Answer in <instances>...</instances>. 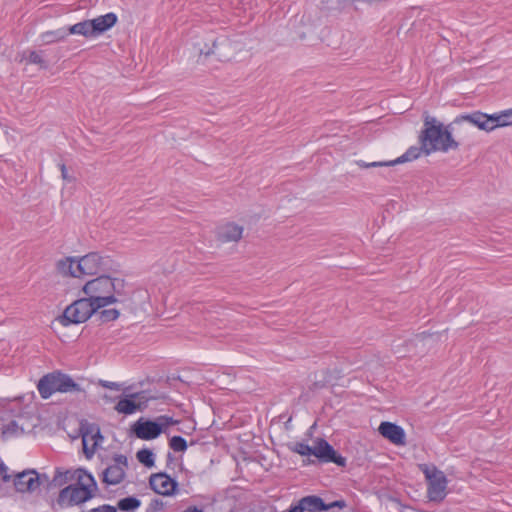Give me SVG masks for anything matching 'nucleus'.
I'll return each instance as SVG.
<instances>
[{
    "instance_id": "4c0bfd02",
    "label": "nucleus",
    "mask_w": 512,
    "mask_h": 512,
    "mask_svg": "<svg viewBox=\"0 0 512 512\" xmlns=\"http://www.w3.org/2000/svg\"><path fill=\"white\" fill-rule=\"evenodd\" d=\"M90 512H117V507L110 504H103L98 507L90 509Z\"/></svg>"
},
{
    "instance_id": "ea45409f",
    "label": "nucleus",
    "mask_w": 512,
    "mask_h": 512,
    "mask_svg": "<svg viewBox=\"0 0 512 512\" xmlns=\"http://www.w3.org/2000/svg\"><path fill=\"white\" fill-rule=\"evenodd\" d=\"M286 512H306L301 501H297L296 503L291 504L289 509Z\"/></svg>"
},
{
    "instance_id": "2f4dec72",
    "label": "nucleus",
    "mask_w": 512,
    "mask_h": 512,
    "mask_svg": "<svg viewBox=\"0 0 512 512\" xmlns=\"http://www.w3.org/2000/svg\"><path fill=\"white\" fill-rule=\"evenodd\" d=\"M169 446L175 452H185L187 450V441L182 436H173L169 440Z\"/></svg>"
},
{
    "instance_id": "f03ea898",
    "label": "nucleus",
    "mask_w": 512,
    "mask_h": 512,
    "mask_svg": "<svg viewBox=\"0 0 512 512\" xmlns=\"http://www.w3.org/2000/svg\"><path fill=\"white\" fill-rule=\"evenodd\" d=\"M82 290L96 308L101 309L123 302L121 297L125 294V281L121 278L101 275L86 282Z\"/></svg>"
},
{
    "instance_id": "a18cd8bd",
    "label": "nucleus",
    "mask_w": 512,
    "mask_h": 512,
    "mask_svg": "<svg viewBox=\"0 0 512 512\" xmlns=\"http://www.w3.org/2000/svg\"><path fill=\"white\" fill-rule=\"evenodd\" d=\"M214 53H215L214 50H207V51L201 50V54H204L206 56H209V55L214 54Z\"/></svg>"
},
{
    "instance_id": "cd10ccee",
    "label": "nucleus",
    "mask_w": 512,
    "mask_h": 512,
    "mask_svg": "<svg viewBox=\"0 0 512 512\" xmlns=\"http://www.w3.org/2000/svg\"><path fill=\"white\" fill-rule=\"evenodd\" d=\"M137 460L147 468L155 465V455L151 449L143 448L136 453Z\"/></svg>"
},
{
    "instance_id": "bb28decb",
    "label": "nucleus",
    "mask_w": 512,
    "mask_h": 512,
    "mask_svg": "<svg viewBox=\"0 0 512 512\" xmlns=\"http://www.w3.org/2000/svg\"><path fill=\"white\" fill-rule=\"evenodd\" d=\"M75 470H61L56 469L55 475L52 479V484L54 486H63L69 481H73L76 479V474H74Z\"/></svg>"
},
{
    "instance_id": "49530a36",
    "label": "nucleus",
    "mask_w": 512,
    "mask_h": 512,
    "mask_svg": "<svg viewBox=\"0 0 512 512\" xmlns=\"http://www.w3.org/2000/svg\"><path fill=\"white\" fill-rule=\"evenodd\" d=\"M81 512H90V509H89V510H83V511H81Z\"/></svg>"
},
{
    "instance_id": "1a4fd4ad",
    "label": "nucleus",
    "mask_w": 512,
    "mask_h": 512,
    "mask_svg": "<svg viewBox=\"0 0 512 512\" xmlns=\"http://www.w3.org/2000/svg\"><path fill=\"white\" fill-rule=\"evenodd\" d=\"M113 461L114 462L102 472V481L107 485H117L121 483L125 477V469L128 466L127 457L122 454L116 455Z\"/></svg>"
},
{
    "instance_id": "6e6552de",
    "label": "nucleus",
    "mask_w": 512,
    "mask_h": 512,
    "mask_svg": "<svg viewBox=\"0 0 512 512\" xmlns=\"http://www.w3.org/2000/svg\"><path fill=\"white\" fill-rule=\"evenodd\" d=\"M148 398L144 392H135L120 398L114 409L119 414L131 415L137 411H142L147 406Z\"/></svg>"
},
{
    "instance_id": "6ab92c4d",
    "label": "nucleus",
    "mask_w": 512,
    "mask_h": 512,
    "mask_svg": "<svg viewBox=\"0 0 512 512\" xmlns=\"http://www.w3.org/2000/svg\"><path fill=\"white\" fill-rule=\"evenodd\" d=\"M77 260L75 257H66L57 262V270L63 276L81 278L80 271L76 268Z\"/></svg>"
},
{
    "instance_id": "7c9ffc66",
    "label": "nucleus",
    "mask_w": 512,
    "mask_h": 512,
    "mask_svg": "<svg viewBox=\"0 0 512 512\" xmlns=\"http://www.w3.org/2000/svg\"><path fill=\"white\" fill-rule=\"evenodd\" d=\"M96 313L100 321L103 323L114 321L120 316V311L116 308L103 309L99 312L97 311Z\"/></svg>"
},
{
    "instance_id": "f257e3e1",
    "label": "nucleus",
    "mask_w": 512,
    "mask_h": 512,
    "mask_svg": "<svg viewBox=\"0 0 512 512\" xmlns=\"http://www.w3.org/2000/svg\"><path fill=\"white\" fill-rule=\"evenodd\" d=\"M444 125L438 119L426 114L423 119V129L419 135V143L423 145L426 156L434 152L447 153L457 150L460 144L453 138L452 126Z\"/></svg>"
},
{
    "instance_id": "f704fd0d",
    "label": "nucleus",
    "mask_w": 512,
    "mask_h": 512,
    "mask_svg": "<svg viewBox=\"0 0 512 512\" xmlns=\"http://www.w3.org/2000/svg\"><path fill=\"white\" fill-rule=\"evenodd\" d=\"M164 508V503L161 499H152L146 508V512H158Z\"/></svg>"
},
{
    "instance_id": "473e14b6",
    "label": "nucleus",
    "mask_w": 512,
    "mask_h": 512,
    "mask_svg": "<svg viewBox=\"0 0 512 512\" xmlns=\"http://www.w3.org/2000/svg\"><path fill=\"white\" fill-rule=\"evenodd\" d=\"M28 62L32 64L40 65L43 68H46V62L42 58V55L37 51H31L28 56Z\"/></svg>"
},
{
    "instance_id": "9b49d317",
    "label": "nucleus",
    "mask_w": 512,
    "mask_h": 512,
    "mask_svg": "<svg viewBox=\"0 0 512 512\" xmlns=\"http://www.w3.org/2000/svg\"><path fill=\"white\" fill-rule=\"evenodd\" d=\"M149 485L155 493L163 496H172L178 489V482L165 472L151 474Z\"/></svg>"
},
{
    "instance_id": "c9c22d12",
    "label": "nucleus",
    "mask_w": 512,
    "mask_h": 512,
    "mask_svg": "<svg viewBox=\"0 0 512 512\" xmlns=\"http://www.w3.org/2000/svg\"><path fill=\"white\" fill-rule=\"evenodd\" d=\"M358 165L362 168H372V167H390L389 161H375V162H365V161H358Z\"/></svg>"
},
{
    "instance_id": "4be33fe9",
    "label": "nucleus",
    "mask_w": 512,
    "mask_h": 512,
    "mask_svg": "<svg viewBox=\"0 0 512 512\" xmlns=\"http://www.w3.org/2000/svg\"><path fill=\"white\" fill-rule=\"evenodd\" d=\"M422 153L424 154V148H423L422 144H420V146H411L400 157H398L394 160H389L390 167L394 166L396 164H401V163L416 160L421 156Z\"/></svg>"
},
{
    "instance_id": "f3484780",
    "label": "nucleus",
    "mask_w": 512,
    "mask_h": 512,
    "mask_svg": "<svg viewBox=\"0 0 512 512\" xmlns=\"http://www.w3.org/2000/svg\"><path fill=\"white\" fill-rule=\"evenodd\" d=\"M117 20V15L113 12L91 19L92 31H94L97 37L112 28L117 23Z\"/></svg>"
},
{
    "instance_id": "5701e85b",
    "label": "nucleus",
    "mask_w": 512,
    "mask_h": 512,
    "mask_svg": "<svg viewBox=\"0 0 512 512\" xmlns=\"http://www.w3.org/2000/svg\"><path fill=\"white\" fill-rule=\"evenodd\" d=\"M66 27H61L56 30L45 31L40 34V39L43 44L49 45L59 41H63L68 36Z\"/></svg>"
},
{
    "instance_id": "20e7f679",
    "label": "nucleus",
    "mask_w": 512,
    "mask_h": 512,
    "mask_svg": "<svg viewBox=\"0 0 512 512\" xmlns=\"http://www.w3.org/2000/svg\"><path fill=\"white\" fill-rule=\"evenodd\" d=\"M98 310L88 297L77 299L66 307L60 318V323L63 326L84 323Z\"/></svg>"
},
{
    "instance_id": "4468645a",
    "label": "nucleus",
    "mask_w": 512,
    "mask_h": 512,
    "mask_svg": "<svg viewBox=\"0 0 512 512\" xmlns=\"http://www.w3.org/2000/svg\"><path fill=\"white\" fill-rule=\"evenodd\" d=\"M81 432L84 453L86 454L87 458H90L95 452V448L98 445V440H102L103 436L100 433L99 427L90 423H82Z\"/></svg>"
},
{
    "instance_id": "79ce46f5",
    "label": "nucleus",
    "mask_w": 512,
    "mask_h": 512,
    "mask_svg": "<svg viewBox=\"0 0 512 512\" xmlns=\"http://www.w3.org/2000/svg\"><path fill=\"white\" fill-rule=\"evenodd\" d=\"M8 467L2 462L0 463V475L2 476L3 481H9L10 476L7 474Z\"/></svg>"
},
{
    "instance_id": "a19ab883",
    "label": "nucleus",
    "mask_w": 512,
    "mask_h": 512,
    "mask_svg": "<svg viewBox=\"0 0 512 512\" xmlns=\"http://www.w3.org/2000/svg\"><path fill=\"white\" fill-rule=\"evenodd\" d=\"M59 168L61 171L62 178L68 182L72 181V177L68 175V170H67L65 164L64 163L59 164Z\"/></svg>"
},
{
    "instance_id": "aec40b11",
    "label": "nucleus",
    "mask_w": 512,
    "mask_h": 512,
    "mask_svg": "<svg viewBox=\"0 0 512 512\" xmlns=\"http://www.w3.org/2000/svg\"><path fill=\"white\" fill-rule=\"evenodd\" d=\"M74 474H76L75 484L88 487L91 493H93V496H95L98 485L94 476L84 468L75 469Z\"/></svg>"
},
{
    "instance_id": "9d476101",
    "label": "nucleus",
    "mask_w": 512,
    "mask_h": 512,
    "mask_svg": "<svg viewBox=\"0 0 512 512\" xmlns=\"http://www.w3.org/2000/svg\"><path fill=\"white\" fill-rule=\"evenodd\" d=\"M107 265V258L97 252L88 253L77 260L76 268L81 277L98 274Z\"/></svg>"
},
{
    "instance_id": "a878e982",
    "label": "nucleus",
    "mask_w": 512,
    "mask_h": 512,
    "mask_svg": "<svg viewBox=\"0 0 512 512\" xmlns=\"http://www.w3.org/2000/svg\"><path fill=\"white\" fill-rule=\"evenodd\" d=\"M141 506V501L136 496H128L118 500L117 510L122 512H135Z\"/></svg>"
},
{
    "instance_id": "393cba45",
    "label": "nucleus",
    "mask_w": 512,
    "mask_h": 512,
    "mask_svg": "<svg viewBox=\"0 0 512 512\" xmlns=\"http://www.w3.org/2000/svg\"><path fill=\"white\" fill-rule=\"evenodd\" d=\"M25 433L24 428L16 420H11L2 426L1 437L3 440L17 438Z\"/></svg>"
},
{
    "instance_id": "7ed1b4c3",
    "label": "nucleus",
    "mask_w": 512,
    "mask_h": 512,
    "mask_svg": "<svg viewBox=\"0 0 512 512\" xmlns=\"http://www.w3.org/2000/svg\"><path fill=\"white\" fill-rule=\"evenodd\" d=\"M37 389L43 399L50 398L54 393H85L71 376L60 371H54L41 377Z\"/></svg>"
},
{
    "instance_id": "a211bd4d",
    "label": "nucleus",
    "mask_w": 512,
    "mask_h": 512,
    "mask_svg": "<svg viewBox=\"0 0 512 512\" xmlns=\"http://www.w3.org/2000/svg\"><path fill=\"white\" fill-rule=\"evenodd\" d=\"M243 228L234 223H227L218 228L217 237L222 242L238 241L242 237Z\"/></svg>"
},
{
    "instance_id": "b1692460",
    "label": "nucleus",
    "mask_w": 512,
    "mask_h": 512,
    "mask_svg": "<svg viewBox=\"0 0 512 512\" xmlns=\"http://www.w3.org/2000/svg\"><path fill=\"white\" fill-rule=\"evenodd\" d=\"M68 34L82 35L86 38L96 37L94 31H92L91 20H84L78 22L67 28Z\"/></svg>"
},
{
    "instance_id": "c03bdc74",
    "label": "nucleus",
    "mask_w": 512,
    "mask_h": 512,
    "mask_svg": "<svg viewBox=\"0 0 512 512\" xmlns=\"http://www.w3.org/2000/svg\"><path fill=\"white\" fill-rule=\"evenodd\" d=\"M174 461V456L172 455L171 452H168L167 454V466H169L171 463H173Z\"/></svg>"
},
{
    "instance_id": "0eeeda50",
    "label": "nucleus",
    "mask_w": 512,
    "mask_h": 512,
    "mask_svg": "<svg viewBox=\"0 0 512 512\" xmlns=\"http://www.w3.org/2000/svg\"><path fill=\"white\" fill-rule=\"evenodd\" d=\"M312 455L315 456L320 463H334L339 467L346 466V458L337 453L333 446L323 438H318L315 441Z\"/></svg>"
},
{
    "instance_id": "ddd939ff",
    "label": "nucleus",
    "mask_w": 512,
    "mask_h": 512,
    "mask_svg": "<svg viewBox=\"0 0 512 512\" xmlns=\"http://www.w3.org/2000/svg\"><path fill=\"white\" fill-rule=\"evenodd\" d=\"M132 433L141 440H153L161 435V427L157 420L139 418L131 426Z\"/></svg>"
},
{
    "instance_id": "39448f33",
    "label": "nucleus",
    "mask_w": 512,
    "mask_h": 512,
    "mask_svg": "<svg viewBox=\"0 0 512 512\" xmlns=\"http://www.w3.org/2000/svg\"><path fill=\"white\" fill-rule=\"evenodd\" d=\"M423 473L428 480V498L434 502H441L444 500L447 488V478L445 474L436 467H433L432 469L426 467L423 470Z\"/></svg>"
},
{
    "instance_id": "2eb2a0df",
    "label": "nucleus",
    "mask_w": 512,
    "mask_h": 512,
    "mask_svg": "<svg viewBox=\"0 0 512 512\" xmlns=\"http://www.w3.org/2000/svg\"><path fill=\"white\" fill-rule=\"evenodd\" d=\"M41 485L40 476L35 470L18 473L14 478V486L18 492H34Z\"/></svg>"
},
{
    "instance_id": "37998d69",
    "label": "nucleus",
    "mask_w": 512,
    "mask_h": 512,
    "mask_svg": "<svg viewBox=\"0 0 512 512\" xmlns=\"http://www.w3.org/2000/svg\"><path fill=\"white\" fill-rule=\"evenodd\" d=\"M184 512H204V511H203V509H202V508H199V507H197V506L192 505V506H188V507L184 510Z\"/></svg>"
},
{
    "instance_id": "c756f323",
    "label": "nucleus",
    "mask_w": 512,
    "mask_h": 512,
    "mask_svg": "<svg viewBox=\"0 0 512 512\" xmlns=\"http://www.w3.org/2000/svg\"><path fill=\"white\" fill-rule=\"evenodd\" d=\"M290 451L297 453L301 456H310L313 454V447L305 442H296L288 444Z\"/></svg>"
},
{
    "instance_id": "72a5a7b5",
    "label": "nucleus",
    "mask_w": 512,
    "mask_h": 512,
    "mask_svg": "<svg viewBox=\"0 0 512 512\" xmlns=\"http://www.w3.org/2000/svg\"><path fill=\"white\" fill-rule=\"evenodd\" d=\"M158 424L160 425L161 427V433L165 430V428H167L168 426L170 425H173V424H176L177 421L174 420L172 417L170 416H167V415H161L159 417L156 418Z\"/></svg>"
},
{
    "instance_id": "423d86ee",
    "label": "nucleus",
    "mask_w": 512,
    "mask_h": 512,
    "mask_svg": "<svg viewBox=\"0 0 512 512\" xmlns=\"http://www.w3.org/2000/svg\"><path fill=\"white\" fill-rule=\"evenodd\" d=\"M93 497L88 487L70 484L60 491L57 503L61 507H72L81 505Z\"/></svg>"
},
{
    "instance_id": "412c9836",
    "label": "nucleus",
    "mask_w": 512,
    "mask_h": 512,
    "mask_svg": "<svg viewBox=\"0 0 512 512\" xmlns=\"http://www.w3.org/2000/svg\"><path fill=\"white\" fill-rule=\"evenodd\" d=\"M305 511L307 512H321L326 511V504L323 499L316 495L305 496L300 499Z\"/></svg>"
},
{
    "instance_id": "dca6fc26",
    "label": "nucleus",
    "mask_w": 512,
    "mask_h": 512,
    "mask_svg": "<svg viewBox=\"0 0 512 512\" xmlns=\"http://www.w3.org/2000/svg\"><path fill=\"white\" fill-rule=\"evenodd\" d=\"M379 433L391 443L395 445L405 444V431L404 429L392 422H381L378 428Z\"/></svg>"
},
{
    "instance_id": "e433bc0d",
    "label": "nucleus",
    "mask_w": 512,
    "mask_h": 512,
    "mask_svg": "<svg viewBox=\"0 0 512 512\" xmlns=\"http://www.w3.org/2000/svg\"><path fill=\"white\" fill-rule=\"evenodd\" d=\"M98 385L103 387V388L110 389V390H115V391L121 390L122 386H123L121 383L107 381V380H102V379H100L98 381Z\"/></svg>"
},
{
    "instance_id": "58836bf2",
    "label": "nucleus",
    "mask_w": 512,
    "mask_h": 512,
    "mask_svg": "<svg viewBox=\"0 0 512 512\" xmlns=\"http://www.w3.org/2000/svg\"><path fill=\"white\" fill-rule=\"evenodd\" d=\"M346 502L344 500H336V501H333L329 504H326V510H330L332 508H345L346 507Z\"/></svg>"
},
{
    "instance_id": "f8f14e48",
    "label": "nucleus",
    "mask_w": 512,
    "mask_h": 512,
    "mask_svg": "<svg viewBox=\"0 0 512 512\" xmlns=\"http://www.w3.org/2000/svg\"><path fill=\"white\" fill-rule=\"evenodd\" d=\"M493 115H489L486 113H482L480 111H475L470 114H461L458 115L453 123L460 124L462 122H467L473 126H476L480 130L490 132L497 128V124H494Z\"/></svg>"
},
{
    "instance_id": "c85d7f7f",
    "label": "nucleus",
    "mask_w": 512,
    "mask_h": 512,
    "mask_svg": "<svg viewBox=\"0 0 512 512\" xmlns=\"http://www.w3.org/2000/svg\"><path fill=\"white\" fill-rule=\"evenodd\" d=\"M492 115L495 120L494 124H497V128L512 125V108Z\"/></svg>"
}]
</instances>
